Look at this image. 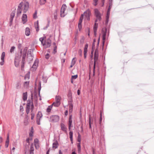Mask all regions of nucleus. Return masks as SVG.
<instances>
[{"mask_svg":"<svg viewBox=\"0 0 154 154\" xmlns=\"http://www.w3.org/2000/svg\"><path fill=\"white\" fill-rule=\"evenodd\" d=\"M29 82H25L24 83V86H27L29 84Z\"/></svg>","mask_w":154,"mask_h":154,"instance_id":"864d4df0","label":"nucleus"},{"mask_svg":"<svg viewBox=\"0 0 154 154\" xmlns=\"http://www.w3.org/2000/svg\"><path fill=\"white\" fill-rule=\"evenodd\" d=\"M61 97L60 96H57L55 97L56 101L60 102Z\"/></svg>","mask_w":154,"mask_h":154,"instance_id":"7c9ffc66","label":"nucleus"},{"mask_svg":"<svg viewBox=\"0 0 154 154\" xmlns=\"http://www.w3.org/2000/svg\"><path fill=\"white\" fill-rule=\"evenodd\" d=\"M37 11H36L35 13H34V14H33V17L34 18H35V19L37 17Z\"/></svg>","mask_w":154,"mask_h":154,"instance_id":"3c124183","label":"nucleus"},{"mask_svg":"<svg viewBox=\"0 0 154 154\" xmlns=\"http://www.w3.org/2000/svg\"><path fill=\"white\" fill-rule=\"evenodd\" d=\"M25 34L26 35L29 36L30 34V32L29 28L28 27H26V28Z\"/></svg>","mask_w":154,"mask_h":154,"instance_id":"412c9836","label":"nucleus"},{"mask_svg":"<svg viewBox=\"0 0 154 154\" xmlns=\"http://www.w3.org/2000/svg\"><path fill=\"white\" fill-rule=\"evenodd\" d=\"M72 115H70L69 118V130H70L71 129V127L72 126Z\"/></svg>","mask_w":154,"mask_h":154,"instance_id":"9d476101","label":"nucleus"},{"mask_svg":"<svg viewBox=\"0 0 154 154\" xmlns=\"http://www.w3.org/2000/svg\"><path fill=\"white\" fill-rule=\"evenodd\" d=\"M69 109H72L73 106L72 103H70V104L69 105Z\"/></svg>","mask_w":154,"mask_h":154,"instance_id":"bf43d9fd","label":"nucleus"},{"mask_svg":"<svg viewBox=\"0 0 154 154\" xmlns=\"http://www.w3.org/2000/svg\"><path fill=\"white\" fill-rule=\"evenodd\" d=\"M94 13L95 16H101V14L97 9H95L94 10Z\"/></svg>","mask_w":154,"mask_h":154,"instance_id":"6ab92c4d","label":"nucleus"},{"mask_svg":"<svg viewBox=\"0 0 154 154\" xmlns=\"http://www.w3.org/2000/svg\"><path fill=\"white\" fill-rule=\"evenodd\" d=\"M102 32L103 34V46L107 33V29L106 28H103L102 30Z\"/></svg>","mask_w":154,"mask_h":154,"instance_id":"f03ea898","label":"nucleus"},{"mask_svg":"<svg viewBox=\"0 0 154 154\" xmlns=\"http://www.w3.org/2000/svg\"><path fill=\"white\" fill-rule=\"evenodd\" d=\"M16 88L17 89H19L20 88V84L19 82H17L16 85Z\"/></svg>","mask_w":154,"mask_h":154,"instance_id":"ea45409f","label":"nucleus"},{"mask_svg":"<svg viewBox=\"0 0 154 154\" xmlns=\"http://www.w3.org/2000/svg\"><path fill=\"white\" fill-rule=\"evenodd\" d=\"M96 42V40L95 39H94V41H93V44H92V51H91V54L92 53H93V51L94 50V48H95V43Z\"/></svg>","mask_w":154,"mask_h":154,"instance_id":"a878e982","label":"nucleus"},{"mask_svg":"<svg viewBox=\"0 0 154 154\" xmlns=\"http://www.w3.org/2000/svg\"><path fill=\"white\" fill-rule=\"evenodd\" d=\"M97 18L96 19L95 22H98V21H100L101 20V16H98L96 17Z\"/></svg>","mask_w":154,"mask_h":154,"instance_id":"2f4dec72","label":"nucleus"},{"mask_svg":"<svg viewBox=\"0 0 154 154\" xmlns=\"http://www.w3.org/2000/svg\"><path fill=\"white\" fill-rule=\"evenodd\" d=\"M68 97L69 98H72V94L70 92H69L68 95Z\"/></svg>","mask_w":154,"mask_h":154,"instance_id":"6e6d98bb","label":"nucleus"},{"mask_svg":"<svg viewBox=\"0 0 154 154\" xmlns=\"http://www.w3.org/2000/svg\"><path fill=\"white\" fill-rule=\"evenodd\" d=\"M5 56V52H3L1 55V60L2 61L0 62V64L1 66H2L4 65V58Z\"/></svg>","mask_w":154,"mask_h":154,"instance_id":"1a4fd4ad","label":"nucleus"},{"mask_svg":"<svg viewBox=\"0 0 154 154\" xmlns=\"http://www.w3.org/2000/svg\"><path fill=\"white\" fill-rule=\"evenodd\" d=\"M36 122L38 125H40V121L41 119H40L36 118Z\"/></svg>","mask_w":154,"mask_h":154,"instance_id":"a18cd8bd","label":"nucleus"},{"mask_svg":"<svg viewBox=\"0 0 154 154\" xmlns=\"http://www.w3.org/2000/svg\"><path fill=\"white\" fill-rule=\"evenodd\" d=\"M88 47V44L86 43L85 47L84 49V52L86 53V52H87V49Z\"/></svg>","mask_w":154,"mask_h":154,"instance_id":"f704fd0d","label":"nucleus"},{"mask_svg":"<svg viewBox=\"0 0 154 154\" xmlns=\"http://www.w3.org/2000/svg\"><path fill=\"white\" fill-rule=\"evenodd\" d=\"M29 7V4L28 2H27L23 3V5L22 8L23 9V12L26 13L28 11Z\"/></svg>","mask_w":154,"mask_h":154,"instance_id":"20e7f679","label":"nucleus"},{"mask_svg":"<svg viewBox=\"0 0 154 154\" xmlns=\"http://www.w3.org/2000/svg\"><path fill=\"white\" fill-rule=\"evenodd\" d=\"M94 3H93V5L94 6H96L97 5V2H98V0H93ZM104 0H103L102 3L103 5L102 6H103L104 5Z\"/></svg>","mask_w":154,"mask_h":154,"instance_id":"c756f323","label":"nucleus"},{"mask_svg":"<svg viewBox=\"0 0 154 154\" xmlns=\"http://www.w3.org/2000/svg\"><path fill=\"white\" fill-rule=\"evenodd\" d=\"M94 55H98V48L96 49L95 52H94Z\"/></svg>","mask_w":154,"mask_h":154,"instance_id":"052dcab7","label":"nucleus"},{"mask_svg":"<svg viewBox=\"0 0 154 154\" xmlns=\"http://www.w3.org/2000/svg\"><path fill=\"white\" fill-rule=\"evenodd\" d=\"M42 117V115L41 112L39 111L38 112L36 118L40 119Z\"/></svg>","mask_w":154,"mask_h":154,"instance_id":"5701e85b","label":"nucleus"},{"mask_svg":"<svg viewBox=\"0 0 154 154\" xmlns=\"http://www.w3.org/2000/svg\"><path fill=\"white\" fill-rule=\"evenodd\" d=\"M82 51L81 49H79V53L80 56H81L82 55Z\"/></svg>","mask_w":154,"mask_h":154,"instance_id":"338daca9","label":"nucleus"},{"mask_svg":"<svg viewBox=\"0 0 154 154\" xmlns=\"http://www.w3.org/2000/svg\"><path fill=\"white\" fill-rule=\"evenodd\" d=\"M94 13L95 16H101V14L97 9H95L94 10Z\"/></svg>","mask_w":154,"mask_h":154,"instance_id":"aec40b11","label":"nucleus"},{"mask_svg":"<svg viewBox=\"0 0 154 154\" xmlns=\"http://www.w3.org/2000/svg\"><path fill=\"white\" fill-rule=\"evenodd\" d=\"M20 57H16L15 58L14 64L16 67H17L18 66L19 63Z\"/></svg>","mask_w":154,"mask_h":154,"instance_id":"9b49d317","label":"nucleus"},{"mask_svg":"<svg viewBox=\"0 0 154 154\" xmlns=\"http://www.w3.org/2000/svg\"><path fill=\"white\" fill-rule=\"evenodd\" d=\"M77 141L79 142V143H80L81 141V136L79 134V135H78V137H77Z\"/></svg>","mask_w":154,"mask_h":154,"instance_id":"a19ab883","label":"nucleus"},{"mask_svg":"<svg viewBox=\"0 0 154 154\" xmlns=\"http://www.w3.org/2000/svg\"><path fill=\"white\" fill-rule=\"evenodd\" d=\"M98 55H94V70L95 68V64L96 61H97L98 59Z\"/></svg>","mask_w":154,"mask_h":154,"instance_id":"ddd939ff","label":"nucleus"},{"mask_svg":"<svg viewBox=\"0 0 154 154\" xmlns=\"http://www.w3.org/2000/svg\"><path fill=\"white\" fill-rule=\"evenodd\" d=\"M98 26V24L95 22L94 26V31H97Z\"/></svg>","mask_w":154,"mask_h":154,"instance_id":"e433bc0d","label":"nucleus"},{"mask_svg":"<svg viewBox=\"0 0 154 154\" xmlns=\"http://www.w3.org/2000/svg\"><path fill=\"white\" fill-rule=\"evenodd\" d=\"M34 145H35V148L36 149H38L39 148V143H35Z\"/></svg>","mask_w":154,"mask_h":154,"instance_id":"de8ad7c7","label":"nucleus"},{"mask_svg":"<svg viewBox=\"0 0 154 154\" xmlns=\"http://www.w3.org/2000/svg\"><path fill=\"white\" fill-rule=\"evenodd\" d=\"M34 143H38V140L37 139H35L34 140Z\"/></svg>","mask_w":154,"mask_h":154,"instance_id":"e2e57ef3","label":"nucleus"},{"mask_svg":"<svg viewBox=\"0 0 154 154\" xmlns=\"http://www.w3.org/2000/svg\"><path fill=\"white\" fill-rule=\"evenodd\" d=\"M23 5V2H21L18 5L17 10V16L20 15L22 12V8Z\"/></svg>","mask_w":154,"mask_h":154,"instance_id":"423d86ee","label":"nucleus"},{"mask_svg":"<svg viewBox=\"0 0 154 154\" xmlns=\"http://www.w3.org/2000/svg\"><path fill=\"white\" fill-rule=\"evenodd\" d=\"M31 120H33L35 116V114L34 113H32L31 114Z\"/></svg>","mask_w":154,"mask_h":154,"instance_id":"4d7b16f0","label":"nucleus"},{"mask_svg":"<svg viewBox=\"0 0 154 154\" xmlns=\"http://www.w3.org/2000/svg\"><path fill=\"white\" fill-rule=\"evenodd\" d=\"M21 19L23 23H25L27 21V16L26 14H23L22 16Z\"/></svg>","mask_w":154,"mask_h":154,"instance_id":"f8f14e48","label":"nucleus"},{"mask_svg":"<svg viewBox=\"0 0 154 154\" xmlns=\"http://www.w3.org/2000/svg\"><path fill=\"white\" fill-rule=\"evenodd\" d=\"M28 56H33L32 53V52L31 51V49L29 50L28 51Z\"/></svg>","mask_w":154,"mask_h":154,"instance_id":"37998d69","label":"nucleus"},{"mask_svg":"<svg viewBox=\"0 0 154 154\" xmlns=\"http://www.w3.org/2000/svg\"><path fill=\"white\" fill-rule=\"evenodd\" d=\"M49 57H50V56L48 54H47L45 55V58L47 59H48L49 58Z\"/></svg>","mask_w":154,"mask_h":154,"instance_id":"69168bd1","label":"nucleus"},{"mask_svg":"<svg viewBox=\"0 0 154 154\" xmlns=\"http://www.w3.org/2000/svg\"><path fill=\"white\" fill-rule=\"evenodd\" d=\"M110 14H106V19L105 21V24L107 25L109 21V18Z\"/></svg>","mask_w":154,"mask_h":154,"instance_id":"bb28decb","label":"nucleus"},{"mask_svg":"<svg viewBox=\"0 0 154 154\" xmlns=\"http://www.w3.org/2000/svg\"><path fill=\"white\" fill-rule=\"evenodd\" d=\"M77 146L78 148V152L79 153H80L81 152V143H77Z\"/></svg>","mask_w":154,"mask_h":154,"instance_id":"393cba45","label":"nucleus"},{"mask_svg":"<svg viewBox=\"0 0 154 154\" xmlns=\"http://www.w3.org/2000/svg\"><path fill=\"white\" fill-rule=\"evenodd\" d=\"M15 47L14 46H12L11 47L10 50V52L11 53H12L14 52V49H15Z\"/></svg>","mask_w":154,"mask_h":154,"instance_id":"79ce46f5","label":"nucleus"},{"mask_svg":"<svg viewBox=\"0 0 154 154\" xmlns=\"http://www.w3.org/2000/svg\"><path fill=\"white\" fill-rule=\"evenodd\" d=\"M60 104V102L56 101L54 102L51 105L52 106H53L55 107H58L59 106Z\"/></svg>","mask_w":154,"mask_h":154,"instance_id":"a211bd4d","label":"nucleus"},{"mask_svg":"<svg viewBox=\"0 0 154 154\" xmlns=\"http://www.w3.org/2000/svg\"><path fill=\"white\" fill-rule=\"evenodd\" d=\"M33 56H28V59L29 60V61L30 62L32 61L33 60Z\"/></svg>","mask_w":154,"mask_h":154,"instance_id":"58836bf2","label":"nucleus"},{"mask_svg":"<svg viewBox=\"0 0 154 154\" xmlns=\"http://www.w3.org/2000/svg\"><path fill=\"white\" fill-rule=\"evenodd\" d=\"M9 142V135L8 134L7 138L6 141L5 143V147H8V146Z\"/></svg>","mask_w":154,"mask_h":154,"instance_id":"cd10ccee","label":"nucleus"},{"mask_svg":"<svg viewBox=\"0 0 154 154\" xmlns=\"http://www.w3.org/2000/svg\"><path fill=\"white\" fill-rule=\"evenodd\" d=\"M20 111L21 112H23V106H22L20 105Z\"/></svg>","mask_w":154,"mask_h":154,"instance_id":"680f3d73","label":"nucleus"},{"mask_svg":"<svg viewBox=\"0 0 154 154\" xmlns=\"http://www.w3.org/2000/svg\"><path fill=\"white\" fill-rule=\"evenodd\" d=\"M52 107V106L51 105H50V106H48V107L47 108V109L46 111L48 112H50L51 111V109Z\"/></svg>","mask_w":154,"mask_h":154,"instance_id":"473e14b6","label":"nucleus"},{"mask_svg":"<svg viewBox=\"0 0 154 154\" xmlns=\"http://www.w3.org/2000/svg\"><path fill=\"white\" fill-rule=\"evenodd\" d=\"M60 126L61 127V129L63 131H64L65 132H66L67 128L66 127L65 125L63 123H61L60 125Z\"/></svg>","mask_w":154,"mask_h":154,"instance_id":"dca6fc26","label":"nucleus"},{"mask_svg":"<svg viewBox=\"0 0 154 154\" xmlns=\"http://www.w3.org/2000/svg\"><path fill=\"white\" fill-rule=\"evenodd\" d=\"M46 2V0H40V4L41 5H44Z\"/></svg>","mask_w":154,"mask_h":154,"instance_id":"c9c22d12","label":"nucleus"},{"mask_svg":"<svg viewBox=\"0 0 154 154\" xmlns=\"http://www.w3.org/2000/svg\"><path fill=\"white\" fill-rule=\"evenodd\" d=\"M59 120V117L57 115L51 116L50 117V121L53 122H57Z\"/></svg>","mask_w":154,"mask_h":154,"instance_id":"39448f33","label":"nucleus"},{"mask_svg":"<svg viewBox=\"0 0 154 154\" xmlns=\"http://www.w3.org/2000/svg\"><path fill=\"white\" fill-rule=\"evenodd\" d=\"M30 111V107H26V113L28 114L29 113Z\"/></svg>","mask_w":154,"mask_h":154,"instance_id":"09e8293b","label":"nucleus"},{"mask_svg":"<svg viewBox=\"0 0 154 154\" xmlns=\"http://www.w3.org/2000/svg\"><path fill=\"white\" fill-rule=\"evenodd\" d=\"M77 77L78 75H72L71 77V80H72L73 79H76L77 78Z\"/></svg>","mask_w":154,"mask_h":154,"instance_id":"c03bdc74","label":"nucleus"},{"mask_svg":"<svg viewBox=\"0 0 154 154\" xmlns=\"http://www.w3.org/2000/svg\"><path fill=\"white\" fill-rule=\"evenodd\" d=\"M78 27L79 28V31L81 30L82 29V25H78Z\"/></svg>","mask_w":154,"mask_h":154,"instance_id":"0e129e2a","label":"nucleus"},{"mask_svg":"<svg viewBox=\"0 0 154 154\" xmlns=\"http://www.w3.org/2000/svg\"><path fill=\"white\" fill-rule=\"evenodd\" d=\"M15 16V13L14 12H12L11 13V17L12 19V20H13V18Z\"/></svg>","mask_w":154,"mask_h":154,"instance_id":"8fccbe9b","label":"nucleus"},{"mask_svg":"<svg viewBox=\"0 0 154 154\" xmlns=\"http://www.w3.org/2000/svg\"><path fill=\"white\" fill-rule=\"evenodd\" d=\"M35 27L36 30L37 32H38L39 30L38 29V21H37V22L35 23Z\"/></svg>","mask_w":154,"mask_h":154,"instance_id":"72a5a7b5","label":"nucleus"},{"mask_svg":"<svg viewBox=\"0 0 154 154\" xmlns=\"http://www.w3.org/2000/svg\"><path fill=\"white\" fill-rule=\"evenodd\" d=\"M34 146L33 143H32L30 145V147L29 151V154H34Z\"/></svg>","mask_w":154,"mask_h":154,"instance_id":"f3484780","label":"nucleus"},{"mask_svg":"<svg viewBox=\"0 0 154 154\" xmlns=\"http://www.w3.org/2000/svg\"><path fill=\"white\" fill-rule=\"evenodd\" d=\"M58 145L59 144L58 141L57 140H56L53 143L52 147L53 148L56 149L58 147Z\"/></svg>","mask_w":154,"mask_h":154,"instance_id":"2eb2a0df","label":"nucleus"},{"mask_svg":"<svg viewBox=\"0 0 154 154\" xmlns=\"http://www.w3.org/2000/svg\"><path fill=\"white\" fill-rule=\"evenodd\" d=\"M45 39H46V37L44 36L40 38L39 40L43 45L46 48L49 47L51 45V41L49 39H48L44 42L43 41Z\"/></svg>","mask_w":154,"mask_h":154,"instance_id":"f257e3e1","label":"nucleus"},{"mask_svg":"<svg viewBox=\"0 0 154 154\" xmlns=\"http://www.w3.org/2000/svg\"><path fill=\"white\" fill-rule=\"evenodd\" d=\"M27 92L24 93L23 94V100L25 101L27 100Z\"/></svg>","mask_w":154,"mask_h":154,"instance_id":"4be33fe9","label":"nucleus"},{"mask_svg":"<svg viewBox=\"0 0 154 154\" xmlns=\"http://www.w3.org/2000/svg\"><path fill=\"white\" fill-rule=\"evenodd\" d=\"M27 48L25 47L23 50V54H26V53H27Z\"/></svg>","mask_w":154,"mask_h":154,"instance_id":"603ef678","label":"nucleus"},{"mask_svg":"<svg viewBox=\"0 0 154 154\" xmlns=\"http://www.w3.org/2000/svg\"><path fill=\"white\" fill-rule=\"evenodd\" d=\"M33 95L32 94H31V99H28L27 101V102L26 103V107H30L31 104L33 102Z\"/></svg>","mask_w":154,"mask_h":154,"instance_id":"6e6552de","label":"nucleus"},{"mask_svg":"<svg viewBox=\"0 0 154 154\" xmlns=\"http://www.w3.org/2000/svg\"><path fill=\"white\" fill-rule=\"evenodd\" d=\"M26 56V54H22V63L23 64L25 63Z\"/></svg>","mask_w":154,"mask_h":154,"instance_id":"b1692460","label":"nucleus"},{"mask_svg":"<svg viewBox=\"0 0 154 154\" xmlns=\"http://www.w3.org/2000/svg\"><path fill=\"white\" fill-rule=\"evenodd\" d=\"M38 60H35V61L34 63L32 66V68H33L34 69V70H35L36 69L38 66Z\"/></svg>","mask_w":154,"mask_h":154,"instance_id":"4468645a","label":"nucleus"},{"mask_svg":"<svg viewBox=\"0 0 154 154\" xmlns=\"http://www.w3.org/2000/svg\"><path fill=\"white\" fill-rule=\"evenodd\" d=\"M54 17L55 20H56L57 19V11L54 13Z\"/></svg>","mask_w":154,"mask_h":154,"instance_id":"49530a36","label":"nucleus"},{"mask_svg":"<svg viewBox=\"0 0 154 154\" xmlns=\"http://www.w3.org/2000/svg\"><path fill=\"white\" fill-rule=\"evenodd\" d=\"M90 11L89 10H88L85 11L83 14H84V16L85 17L86 19L89 20H90Z\"/></svg>","mask_w":154,"mask_h":154,"instance_id":"0eeeda50","label":"nucleus"},{"mask_svg":"<svg viewBox=\"0 0 154 154\" xmlns=\"http://www.w3.org/2000/svg\"><path fill=\"white\" fill-rule=\"evenodd\" d=\"M83 16H84V14H82L79 20H81V21H82V20L83 19Z\"/></svg>","mask_w":154,"mask_h":154,"instance_id":"774afa93","label":"nucleus"},{"mask_svg":"<svg viewBox=\"0 0 154 154\" xmlns=\"http://www.w3.org/2000/svg\"><path fill=\"white\" fill-rule=\"evenodd\" d=\"M75 58H74L72 59V61H71V65L70 66V67L72 68V66H74V65L75 64V61L74 60V59Z\"/></svg>","mask_w":154,"mask_h":154,"instance_id":"c85d7f7f","label":"nucleus"},{"mask_svg":"<svg viewBox=\"0 0 154 154\" xmlns=\"http://www.w3.org/2000/svg\"><path fill=\"white\" fill-rule=\"evenodd\" d=\"M17 48L18 49H19L20 50L22 49H21L22 45H21V44L19 43L18 44V46H17Z\"/></svg>","mask_w":154,"mask_h":154,"instance_id":"5fc2aeb1","label":"nucleus"},{"mask_svg":"<svg viewBox=\"0 0 154 154\" xmlns=\"http://www.w3.org/2000/svg\"><path fill=\"white\" fill-rule=\"evenodd\" d=\"M66 8V4H63L60 11V16L61 17H64L65 16L66 14L65 13V11Z\"/></svg>","mask_w":154,"mask_h":154,"instance_id":"7ed1b4c3","label":"nucleus"},{"mask_svg":"<svg viewBox=\"0 0 154 154\" xmlns=\"http://www.w3.org/2000/svg\"><path fill=\"white\" fill-rule=\"evenodd\" d=\"M69 138L70 140H72L73 139V132L72 131H70L69 132Z\"/></svg>","mask_w":154,"mask_h":154,"instance_id":"4c0bfd02","label":"nucleus"},{"mask_svg":"<svg viewBox=\"0 0 154 154\" xmlns=\"http://www.w3.org/2000/svg\"><path fill=\"white\" fill-rule=\"evenodd\" d=\"M69 100H68L69 105L70 104V103H72V100L71 98H69Z\"/></svg>","mask_w":154,"mask_h":154,"instance_id":"13d9d810","label":"nucleus"}]
</instances>
